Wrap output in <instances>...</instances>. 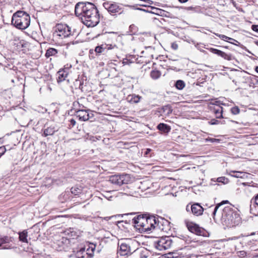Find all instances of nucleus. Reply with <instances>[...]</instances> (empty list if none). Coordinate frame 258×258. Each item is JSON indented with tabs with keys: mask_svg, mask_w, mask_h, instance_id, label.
Segmentation results:
<instances>
[{
	"mask_svg": "<svg viewBox=\"0 0 258 258\" xmlns=\"http://www.w3.org/2000/svg\"><path fill=\"white\" fill-rule=\"evenodd\" d=\"M75 13L77 16L81 17L82 22L88 27H94L99 22L98 11L92 3H77L75 6Z\"/></svg>",
	"mask_w": 258,
	"mask_h": 258,
	"instance_id": "f257e3e1",
	"label": "nucleus"
},
{
	"mask_svg": "<svg viewBox=\"0 0 258 258\" xmlns=\"http://www.w3.org/2000/svg\"><path fill=\"white\" fill-rule=\"evenodd\" d=\"M135 226L142 232H149L155 228L156 224V217L150 216L145 217L138 216L133 219Z\"/></svg>",
	"mask_w": 258,
	"mask_h": 258,
	"instance_id": "f03ea898",
	"label": "nucleus"
},
{
	"mask_svg": "<svg viewBox=\"0 0 258 258\" xmlns=\"http://www.w3.org/2000/svg\"><path fill=\"white\" fill-rule=\"evenodd\" d=\"M228 202V201H223L216 206L212 213L213 218L215 219V215L217 212H218L219 214H221V218L223 220H227L232 223H235V222L233 221V218L234 216L236 217V214L233 212L231 206L229 205L223 207V205Z\"/></svg>",
	"mask_w": 258,
	"mask_h": 258,
	"instance_id": "7ed1b4c3",
	"label": "nucleus"
},
{
	"mask_svg": "<svg viewBox=\"0 0 258 258\" xmlns=\"http://www.w3.org/2000/svg\"><path fill=\"white\" fill-rule=\"evenodd\" d=\"M30 23V17L24 11H17L12 16V24L19 29H26L29 26Z\"/></svg>",
	"mask_w": 258,
	"mask_h": 258,
	"instance_id": "20e7f679",
	"label": "nucleus"
},
{
	"mask_svg": "<svg viewBox=\"0 0 258 258\" xmlns=\"http://www.w3.org/2000/svg\"><path fill=\"white\" fill-rule=\"evenodd\" d=\"M131 180L128 174L114 175L109 177V181L112 184L121 185L128 184Z\"/></svg>",
	"mask_w": 258,
	"mask_h": 258,
	"instance_id": "39448f33",
	"label": "nucleus"
},
{
	"mask_svg": "<svg viewBox=\"0 0 258 258\" xmlns=\"http://www.w3.org/2000/svg\"><path fill=\"white\" fill-rule=\"evenodd\" d=\"M103 5L104 8L113 16L116 15V13L121 14L123 12V9L118 3L107 2L104 3Z\"/></svg>",
	"mask_w": 258,
	"mask_h": 258,
	"instance_id": "423d86ee",
	"label": "nucleus"
},
{
	"mask_svg": "<svg viewBox=\"0 0 258 258\" xmlns=\"http://www.w3.org/2000/svg\"><path fill=\"white\" fill-rule=\"evenodd\" d=\"M54 34L61 38L67 37L72 34L71 28L66 24H58L55 27Z\"/></svg>",
	"mask_w": 258,
	"mask_h": 258,
	"instance_id": "0eeeda50",
	"label": "nucleus"
},
{
	"mask_svg": "<svg viewBox=\"0 0 258 258\" xmlns=\"http://www.w3.org/2000/svg\"><path fill=\"white\" fill-rule=\"evenodd\" d=\"M172 243L169 237H162L155 242V246L159 250H166L171 246Z\"/></svg>",
	"mask_w": 258,
	"mask_h": 258,
	"instance_id": "6e6552de",
	"label": "nucleus"
},
{
	"mask_svg": "<svg viewBox=\"0 0 258 258\" xmlns=\"http://www.w3.org/2000/svg\"><path fill=\"white\" fill-rule=\"evenodd\" d=\"M156 219L155 228H157L165 233H167L170 228L169 222L162 218L159 220V218H156Z\"/></svg>",
	"mask_w": 258,
	"mask_h": 258,
	"instance_id": "1a4fd4ad",
	"label": "nucleus"
},
{
	"mask_svg": "<svg viewBox=\"0 0 258 258\" xmlns=\"http://www.w3.org/2000/svg\"><path fill=\"white\" fill-rule=\"evenodd\" d=\"M12 241L13 238L11 237L5 236L3 237H0V247L3 249L12 248L13 245L11 243Z\"/></svg>",
	"mask_w": 258,
	"mask_h": 258,
	"instance_id": "9d476101",
	"label": "nucleus"
},
{
	"mask_svg": "<svg viewBox=\"0 0 258 258\" xmlns=\"http://www.w3.org/2000/svg\"><path fill=\"white\" fill-rule=\"evenodd\" d=\"M58 128L56 125L55 124H51L48 125V124H45L44 126L43 134V136L44 137H47L48 136H52L55 132H57Z\"/></svg>",
	"mask_w": 258,
	"mask_h": 258,
	"instance_id": "9b49d317",
	"label": "nucleus"
},
{
	"mask_svg": "<svg viewBox=\"0 0 258 258\" xmlns=\"http://www.w3.org/2000/svg\"><path fill=\"white\" fill-rule=\"evenodd\" d=\"M130 246L126 243H121L119 246L118 253L120 255L124 256L132 253Z\"/></svg>",
	"mask_w": 258,
	"mask_h": 258,
	"instance_id": "f8f14e48",
	"label": "nucleus"
},
{
	"mask_svg": "<svg viewBox=\"0 0 258 258\" xmlns=\"http://www.w3.org/2000/svg\"><path fill=\"white\" fill-rule=\"evenodd\" d=\"M190 211L192 213L197 216L202 215L204 208L198 203H195L190 206Z\"/></svg>",
	"mask_w": 258,
	"mask_h": 258,
	"instance_id": "ddd939ff",
	"label": "nucleus"
},
{
	"mask_svg": "<svg viewBox=\"0 0 258 258\" xmlns=\"http://www.w3.org/2000/svg\"><path fill=\"white\" fill-rule=\"evenodd\" d=\"M186 226L188 229L192 233H195L197 235H201L202 229L196 224L191 223H186Z\"/></svg>",
	"mask_w": 258,
	"mask_h": 258,
	"instance_id": "4468645a",
	"label": "nucleus"
},
{
	"mask_svg": "<svg viewBox=\"0 0 258 258\" xmlns=\"http://www.w3.org/2000/svg\"><path fill=\"white\" fill-rule=\"evenodd\" d=\"M76 115L81 121H86L89 118V114L86 110H79L76 112Z\"/></svg>",
	"mask_w": 258,
	"mask_h": 258,
	"instance_id": "2eb2a0df",
	"label": "nucleus"
},
{
	"mask_svg": "<svg viewBox=\"0 0 258 258\" xmlns=\"http://www.w3.org/2000/svg\"><path fill=\"white\" fill-rule=\"evenodd\" d=\"M211 52L220 56L225 59L230 60L232 59V56L230 54H227L219 49H210Z\"/></svg>",
	"mask_w": 258,
	"mask_h": 258,
	"instance_id": "dca6fc26",
	"label": "nucleus"
},
{
	"mask_svg": "<svg viewBox=\"0 0 258 258\" xmlns=\"http://www.w3.org/2000/svg\"><path fill=\"white\" fill-rule=\"evenodd\" d=\"M133 252H138L140 258H147L150 255V252L144 247L134 250Z\"/></svg>",
	"mask_w": 258,
	"mask_h": 258,
	"instance_id": "f3484780",
	"label": "nucleus"
},
{
	"mask_svg": "<svg viewBox=\"0 0 258 258\" xmlns=\"http://www.w3.org/2000/svg\"><path fill=\"white\" fill-rule=\"evenodd\" d=\"M213 112L216 115V118H224L223 116V107L220 106H218L217 107H214L212 109Z\"/></svg>",
	"mask_w": 258,
	"mask_h": 258,
	"instance_id": "a211bd4d",
	"label": "nucleus"
},
{
	"mask_svg": "<svg viewBox=\"0 0 258 258\" xmlns=\"http://www.w3.org/2000/svg\"><path fill=\"white\" fill-rule=\"evenodd\" d=\"M157 128L159 131H162L165 133L169 132L171 130V128L169 125L163 123H159L157 126Z\"/></svg>",
	"mask_w": 258,
	"mask_h": 258,
	"instance_id": "6ab92c4d",
	"label": "nucleus"
},
{
	"mask_svg": "<svg viewBox=\"0 0 258 258\" xmlns=\"http://www.w3.org/2000/svg\"><path fill=\"white\" fill-rule=\"evenodd\" d=\"M141 99V97L139 95H136L135 94H133L131 95L128 96L127 97V99L128 101L131 103H137L140 102Z\"/></svg>",
	"mask_w": 258,
	"mask_h": 258,
	"instance_id": "aec40b11",
	"label": "nucleus"
},
{
	"mask_svg": "<svg viewBox=\"0 0 258 258\" xmlns=\"http://www.w3.org/2000/svg\"><path fill=\"white\" fill-rule=\"evenodd\" d=\"M19 240L21 241H22L23 242H26V243L28 242V240H27V236H28V234H27V231L24 230L23 231H22L21 232H19Z\"/></svg>",
	"mask_w": 258,
	"mask_h": 258,
	"instance_id": "412c9836",
	"label": "nucleus"
},
{
	"mask_svg": "<svg viewBox=\"0 0 258 258\" xmlns=\"http://www.w3.org/2000/svg\"><path fill=\"white\" fill-rule=\"evenodd\" d=\"M58 82H62V81L64 80L68 75V73L63 70L58 71Z\"/></svg>",
	"mask_w": 258,
	"mask_h": 258,
	"instance_id": "4be33fe9",
	"label": "nucleus"
},
{
	"mask_svg": "<svg viewBox=\"0 0 258 258\" xmlns=\"http://www.w3.org/2000/svg\"><path fill=\"white\" fill-rule=\"evenodd\" d=\"M101 52V49H90L89 57L90 58H94L95 56L100 55Z\"/></svg>",
	"mask_w": 258,
	"mask_h": 258,
	"instance_id": "5701e85b",
	"label": "nucleus"
},
{
	"mask_svg": "<svg viewBox=\"0 0 258 258\" xmlns=\"http://www.w3.org/2000/svg\"><path fill=\"white\" fill-rule=\"evenodd\" d=\"M163 113H165L166 115H169L172 112V109L170 105H165L161 108Z\"/></svg>",
	"mask_w": 258,
	"mask_h": 258,
	"instance_id": "b1692460",
	"label": "nucleus"
},
{
	"mask_svg": "<svg viewBox=\"0 0 258 258\" xmlns=\"http://www.w3.org/2000/svg\"><path fill=\"white\" fill-rule=\"evenodd\" d=\"M95 248L96 245L93 243H90L87 249V253L90 256H92L94 254V251L95 249Z\"/></svg>",
	"mask_w": 258,
	"mask_h": 258,
	"instance_id": "393cba45",
	"label": "nucleus"
},
{
	"mask_svg": "<svg viewBox=\"0 0 258 258\" xmlns=\"http://www.w3.org/2000/svg\"><path fill=\"white\" fill-rule=\"evenodd\" d=\"M161 75V72L158 70H153L151 72L150 76L153 79H158Z\"/></svg>",
	"mask_w": 258,
	"mask_h": 258,
	"instance_id": "a878e982",
	"label": "nucleus"
},
{
	"mask_svg": "<svg viewBox=\"0 0 258 258\" xmlns=\"http://www.w3.org/2000/svg\"><path fill=\"white\" fill-rule=\"evenodd\" d=\"M71 192L74 195H79L82 191V189L80 187L77 186L72 187L71 189Z\"/></svg>",
	"mask_w": 258,
	"mask_h": 258,
	"instance_id": "bb28decb",
	"label": "nucleus"
},
{
	"mask_svg": "<svg viewBox=\"0 0 258 258\" xmlns=\"http://www.w3.org/2000/svg\"><path fill=\"white\" fill-rule=\"evenodd\" d=\"M175 87L177 89L181 90L185 87V83L182 80H178L175 83Z\"/></svg>",
	"mask_w": 258,
	"mask_h": 258,
	"instance_id": "cd10ccee",
	"label": "nucleus"
},
{
	"mask_svg": "<svg viewBox=\"0 0 258 258\" xmlns=\"http://www.w3.org/2000/svg\"><path fill=\"white\" fill-rule=\"evenodd\" d=\"M57 53V49H47L45 56L46 57H49L50 56L55 55Z\"/></svg>",
	"mask_w": 258,
	"mask_h": 258,
	"instance_id": "c85d7f7f",
	"label": "nucleus"
},
{
	"mask_svg": "<svg viewBox=\"0 0 258 258\" xmlns=\"http://www.w3.org/2000/svg\"><path fill=\"white\" fill-rule=\"evenodd\" d=\"M217 36H218V37H219L221 39L225 41H228L229 40H231V41H235V42H237L236 40L232 39V38H231L230 37H228L224 35H221V34H216Z\"/></svg>",
	"mask_w": 258,
	"mask_h": 258,
	"instance_id": "c756f323",
	"label": "nucleus"
},
{
	"mask_svg": "<svg viewBox=\"0 0 258 258\" xmlns=\"http://www.w3.org/2000/svg\"><path fill=\"white\" fill-rule=\"evenodd\" d=\"M13 43H14V45H16V47H17V48L24 47L23 43H22L19 40H15L13 41Z\"/></svg>",
	"mask_w": 258,
	"mask_h": 258,
	"instance_id": "7c9ffc66",
	"label": "nucleus"
},
{
	"mask_svg": "<svg viewBox=\"0 0 258 258\" xmlns=\"http://www.w3.org/2000/svg\"><path fill=\"white\" fill-rule=\"evenodd\" d=\"M217 181L218 182H221L224 184L227 183L228 182V179L226 178L225 177L222 176L218 177L217 179Z\"/></svg>",
	"mask_w": 258,
	"mask_h": 258,
	"instance_id": "2f4dec72",
	"label": "nucleus"
},
{
	"mask_svg": "<svg viewBox=\"0 0 258 258\" xmlns=\"http://www.w3.org/2000/svg\"><path fill=\"white\" fill-rule=\"evenodd\" d=\"M231 111L233 114L236 115L239 113L240 110L238 107L235 106L231 109Z\"/></svg>",
	"mask_w": 258,
	"mask_h": 258,
	"instance_id": "473e14b6",
	"label": "nucleus"
},
{
	"mask_svg": "<svg viewBox=\"0 0 258 258\" xmlns=\"http://www.w3.org/2000/svg\"><path fill=\"white\" fill-rule=\"evenodd\" d=\"M231 172L233 173L234 174L231 175L232 176L236 178H241V174L242 173L241 172L232 171Z\"/></svg>",
	"mask_w": 258,
	"mask_h": 258,
	"instance_id": "72a5a7b5",
	"label": "nucleus"
},
{
	"mask_svg": "<svg viewBox=\"0 0 258 258\" xmlns=\"http://www.w3.org/2000/svg\"><path fill=\"white\" fill-rule=\"evenodd\" d=\"M238 255L240 257H244L246 255V252L244 250L238 252Z\"/></svg>",
	"mask_w": 258,
	"mask_h": 258,
	"instance_id": "f704fd0d",
	"label": "nucleus"
},
{
	"mask_svg": "<svg viewBox=\"0 0 258 258\" xmlns=\"http://www.w3.org/2000/svg\"><path fill=\"white\" fill-rule=\"evenodd\" d=\"M219 121L215 119H211L209 122L210 124L212 125L218 124L219 123Z\"/></svg>",
	"mask_w": 258,
	"mask_h": 258,
	"instance_id": "c9c22d12",
	"label": "nucleus"
},
{
	"mask_svg": "<svg viewBox=\"0 0 258 258\" xmlns=\"http://www.w3.org/2000/svg\"><path fill=\"white\" fill-rule=\"evenodd\" d=\"M251 29L258 33V25H252L251 26Z\"/></svg>",
	"mask_w": 258,
	"mask_h": 258,
	"instance_id": "e433bc0d",
	"label": "nucleus"
},
{
	"mask_svg": "<svg viewBox=\"0 0 258 258\" xmlns=\"http://www.w3.org/2000/svg\"><path fill=\"white\" fill-rule=\"evenodd\" d=\"M70 124L69 125H70V126H71V127H73L74 125H75L76 123V120L73 118L71 119L70 120Z\"/></svg>",
	"mask_w": 258,
	"mask_h": 258,
	"instance_id": "4c0bfd02",
	"label": "nucleus"
},
{
	"mask_svg": "<svg viewBox=\"0 0 258 258\" xmlns=\"http://www.w3.org/2000/svg\"><path fill=\"white\" fill-rule=\"evenodd\" d=\"M6 151V149L4 147H0V157L2 156Z\"/></svg>",
	"mask_w": 258,
	"mask_h": 258,
	"instance_id": "58836bf2",
	"label": "nucleus"
},
{
	"mask_svg": "<svg viewBox=\"0 0 258 258\" xmlns=\"http://www.w3.org/2000/svg\"><path fill=\"white\" fill-rule=\"evenodd\" d=\"M207 141H210L212 143H214L215 142H218L219 141L218 139H214V138H209L206 139Z\"/></svg>",
	"mask_w": 258,
	"mask_h": 258,
	"instance_id": "ea45409f",
	"label": "nucleus"
},
{
	"mask_svg": "<svg viewBox=\"0 0 258 258\" xmlns=\"http://www.w3.org/2000/svg\"><path fill=\"white\" fill-rule=\"evenodd\" d=\"M107 45L109 46L108 48H114V47H118V46L115 44L112 45L111 44H107Z\"/></svg>",
	"mask_w": 258,
	"mask_h": 258,
	"instance_id": "a19ab883",
	"label": "nucleus"
},
{
	"mask_svg": "<svg viewBox=\"0 0 258 258\" xmlns=\"http://www.w3.org/2000/svg\"><path fill=\"white\" fill-rule=\"evenodd\" d=\"M195 9V8L192 7H186L185 8V9H186V10H188V11H189V10H193Z\"/></svg>",
	"mask_w": 258,
	"mask_h": 258,
	"instance_id": "79ce46f5",
	"label": "nucleus"
},
{
	"mask_svg": "<svg viewBox=\"0 0 258 258\" xmlns=\"http://www.w3.org/2000/svg\"><path fill=\"white\" fill-rule=\"evenodd\" d=\"M255 203L258 206V194L255 198Z\"/></svg>",
	"mask_w": 258,
	"mask_h": 258,
	"instance_id": "37998d69",
	"label": "nucleus"
},
{
	"mask_svg": "<svg viewBox=\"0 0 258 258\" xmlns=\"http://www.w3.org/2000/svg\"><path fill=\"white\" fill-rule=\"evenodd\" d=\"M213 104L216 105V107H217L218 106H220L219 101H215V103H213Z\"/></svg>",
	"mask_w": 258,
	"mask_h": 258,
	"instance_id": "c03bdc74",
	"label": "nucleus"
},
{
	"mask_svg": "<svg viewBox=\"0 0 258 258\" xmlns=\"http://www.w3.org/2000/svg\"><path fill=\"white\" fill-rule=\"evenodd\" d=\"M186 210L187 212H189L190 210V207H189L188 205L186 206Z\"/></svg>",
	"mask_w": 258,
	"mask_h": 258,
	"instance_id": "a18cd8bd",
	"label": "nucleus"
},
{
	"mask_svg": "<svg viewBox=\"0 0 258 258\" xmlns=\"http://www.w3.org/2000/svg\"><path fill=\"white\" fill-rule=\"evenodd\" d=\"M150 151H151V149H147L146 151L145 154L147 155Z\"/></svg>",
	"mask_w": 258,
	"mask_h": 258,
	"instance_id": "49530a36",
	"label": "nucleus"
},
{
	"mask_svg": "<svg viewBox=\"0 0 258 258\" xmlns=\"http://www.w3.org/2000/svg\"><path fill=\"white\" fill-rule=\"evenodd\" d=\"M180 3H183L186 2L188 0H178Z\"/></svg>",
	"mask_w": 258,
	"mask_h": 258,
	"instance_id": "de8ad7c7",
	"label": "nucleus"
},
{
	"mask_svg": "<svg viewBox=\"0 0 258 258\" xmlns=\"http://www.w3.org/2000/svg\"><path fill=\"white\" fill-rule=\"evenodd\" d=\"M95 48L98 49V48H102V47L101 46H97L95 47Z\"/></svg>",
	"mask_w": 258,
	"mask_h": 258,
	"instance_id": "09e8293b",
	"label": "nucleus"
},
{
	"mask_svg": "<svg viewBox=\"0 0 258 258\" xmlns=\"http://www.w3.org/2000/svg\"><path fill=\"white\" fill-rule=\"evenodd\" d=\"M132 244H138V242L136 240H134V241L132 242Z\"/></svg>",
	"mask_w": 258,
	"mask_h": 258,
	"instance_id": "8fccbe9b",
	"label": "nucleus"
},
{
	"mask_svg": "<svg viewBox=\"0 0 258 258\" xmlns=\"http://www.w3.org/2000/svg\"><path fill=\"white\" fill-rule=\"evenodd\" d=\"M255 70L258 73V66L256 67Z\"/></svg>",
	"mask_w": 258,
	"mask_h": 258,
	"instance_id": "3c124183",
	"label": "nucleus"
},
{
	"mask_svg": "<svg viewBox=\"0 0 258 258\" xmlns=\"http://www.w3.org/2000/svg\"><path fill=\"white\" fill-rule=\"evenodd\" d=\"M110 218V217H105L104 219H105V220H108V219H109Z\"/></svg>",
	"mask_w": 258,
	"mask_h": 258,
	"instance_id": "603ef678",
	"label": "nucleus"
},
{
	"mask_svg": "<svg viewBox=\"0 0 258 258\" xmlns=\"http://www.w3.org/2000/svg\"><path fill=\"white\" fill-rule=\"evenodd\" d=\"M175 45H174V44H172V48H175Z\"/></svg>",
	"mask_w": 258,
	"mask_h": 258,
	"instance_id": "864d4df0",
	"label": "nucleus"
},
{
	"mask_svg": "<svg viewBox=\"0 0 258 258\" xmlns=\"http://www.w3.org/2000/svg\"><path fill=\"white\" fill-rule=\"evenodd\" d=\"M175 45H174V44H172V48H175Z\"/></svg>",
	"mask_w": 258,
	"mask_h": 258,
	"instance_id": "5fc2aeb1",
	"label": "nucleus"
},
{
	"mask_svg": "<svg viewBox=\"0 0 258 258\" xmlns=\"http://www.w3.org/2000/svg\"><path fill=\"white\" fill-rule=\"evenodd\" d=\"M134 58H135L136 60L138 59V58H136V56H134Z\"/></svg>",
	"mask_w": 258,
	"mask_h": 258,
	"instance_id": "6e6d98bb",
	"label": "nucleus"
},
{
	"mask_svg": "<svg viewBox=\"0 0 258 258\" xmlns=\"http://www.w3.org/2000/svg\"><path fill=\"white\" fill-rule=\"evenodd\" d=\"M256 124L258 125V122L256 123Z\"/></svg>",
	"mask_w": 258,
	"mask_h": 258,
	"instance_id": "4d7b16f0",
	"label": "nucleus"
},
{
	"mask_svg": "<svg viewBox=\"0 0 258 258\" xmlns=\"http://www.w3.org/2000/svg\"><path fill=\"white\" fill-rule=\"evenodd\" d=\"M2 2L1 0H0V2Z\"/></svg>",
	"mask_w": 258,
	"mask_h": 258,
	"instance_id": "13d9d810",
	"label": "nucleus"
}]
</instances>
